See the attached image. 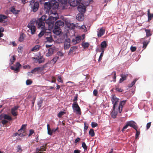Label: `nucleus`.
<instances>
[{
  "mask_svg": "<svg viewBox=\"0 0 153 153\" xmlns=\"http://www.w3.org/2000/svg\"><path fill=\"white\" fill-rule=\"evenodd\" d=\"M45 29H43V30H42L41 32L39 33L38 34V36L39 37H42L43 35H45Z\"/></svg>",
  "mask_w": 153,
  "mask_h": 153,
  "instance_id": "nucleus-43",
  "label": "nucleus"
},
{
  "mask_svg": "<svg viewBox=\"0 0 153 153\" xmlns=\"http://www.w3.org/2000/svg\"><path fill=\"white\" fill-rule=\"evenodd\" d=\"M120 76L121 77V78L119 80V82L120 83H122L124 80L126 79L127 77L128 76V75L122 74L120 75Z\"/></svg>",
  "mask_w": 153,
  "mask_h": 153,
  "instance_id": "nucleus-24",
  "label": "nucleus"
},
{
  "mask_svg": "<svg viewBox=\"0 0 153 153\" xmlns=\"http://www.w3.org/2000/svg\"><path fill=\"white\" fill-rule=\"evenodd\" d=\"M82 46L84 48H88L89 46V44L88 42L83 43L82 44Z\"/></svg>",
  "mask_w": 153,
  "mask_h": 153,
  "instance_id": "nucleus-46",
  "label": "nucleus"
},
{
  "mask_svg": "<svg viewBox=\"0 0 153 153\" xmlns=\"http://www.w3.org/2000/svg\"><path fill=\"white\" fill-rule=\"evenodd\" d=\"M32 83V81L30 79H27L26 81V84L27 85H30Z\"/></svg>",
  "mask_w": 153,
  "mask_h": 153,
  "instance_id": "nucleus-51",
  "label": "nucleus"
},
{
  "mask_svg": "<svg viewBox=\"0 0 153 153\" xmlns=\"http://www.w3.org/2000/svg\"><path fill=\"white\" fill-rule=\"evenodd\" d=\"M46 146H43L40 147L36 148V151L43 152L46 150Z\"/></svg>",
  "mask_w": 153,
  "mask_h": 153,
  "instance_id": "nucleus-30",
  "label": "nucleus"
},
{
  "mask_svg": "<svg viewBox=\"0 0 153 153\" xmlns=\"http://www.w3.org/2000/svg\"><path fill=\"white\" fill-rule=\"evenodd\" d=\"M58 129V128H53L51 130V129L50 131V133L51 134H48L50 135H52V134L53 132H55Z\"/></svg>",
  "mask_w": 153,
  "mask_h": 153,
  "instance_id": "nucleus-47",
  "label": "nucleus"
},
{
  "mask_svg": "<svg viewBox=\"0 0 153 153\" xmlns=\"http://www.w3.org/2000/svg\"><path fill=\"white\" fill-rule=\"evenodd\" d=\"M84 19V16L83 13H79L76 16V19L79 21L82 20Z\"/></svg>",
  "mask_w": 153,
  "mask_h": 153,
  "instance_id": "nucleus-22",
  "label": "nucleus"
},
{
  "mask_svg": "<svg viewBox=\"0 0 153 153\" xmlns=\"http://www.w3.org/2000/svg\"><path fill=\"white\" fill-rule=\"evenodd\" d=\"M119 99L115 95H112L111 96V100L113 104V108L114 109L116 106L117 105Z\"/></svg>",
  "mask_w": 153,
  "mask_h": 153,
  "instance_id": "nucleus-9",
  "label": "nucleus"
},
{
  "mask_svg": "<svg viewBox=\"0 0 153 153\" xmlns=\"http://www.w3.org/2000/svg\"><path fill=\"white\" fill-rule=\"evenodd\" d=\"M98 126V124L97 123L92 122L91 123V126L93 128H94Z\"/></svg>",
  "mask_w": 153,
  "mask_h": 153,
  "instance_id": "nucleus-53",
  "label": "nucleus"
},
{
  "mask_svg": "<svg viewBox=\"0 0 153 153\" xmlns=\"http://www.w3.org/2000/svg\"><path fill=\"white\" fill-rule=\"evenodd\" d=\"M64 24L63 22L61 20L58 21L55 24V27L59 28L64 26Z\"/></svg>",
  "mask_w": 153,
  "mask_h": 153,
  "instance_id": "nucleus-16",
  "label": "nucleus"
},
{
  "mask_svg": "<svg viewBox=\"0 0 153 153\" xmlns=\"http://www.w3.org/2000/svg\"><path fill=\"white\" fill-rule=\"evenodd\" d=\"M51 9H56L58 8V3L54 1L53 2H51Z\"/></svg>",
  "mask_w": 153,
  "mask_h": 153,
  "instance_id": "nucleus-21",
  "label": "nucleus"
},
{
  "mask_svg": "<svg viewBox=\"0 0 153 153\" xmlns=\"http://www.w3.org/2000/svg\"><path fill=\"white\" fill-rule=\"evenodd\" d=\"M46 38L47 39V42H51L53 41V39L51 36L49 37H46Z\"/></svg>",
  "mask_w": 153,
  "mask_h": 153,
  "instance_id": "nucleus-41",
  "label": "nucleus"
},
{
  "mask_svg": "<svg viewBox=\"0 0 153 153\" xmlns=\"http://www.w3.org/2000/svg\"><path fill=\"white\" fill-rule=\"evenodd\" d=\"M35 0H31L30 2V5L33 11L36 12L39 8V3L37 1L35 2Z\"/></svg>",
  "mask_w": 153,
  "mask_h": 153,
  "instance_id": "nucleus-4",
  "label": "nucleus"
},
{
  "mask_svg": "<svg viewBox=\"0 0 153 153\" xmlns=\"http://www.w3.org/2000/svg\"><path fill=\"white\" fill-rule=\"evenodd\" d=\"M93 94L95 96H97L98 93V91L96 89H94L93 91Z\"/></svg>",
  "mask_w": 153,
  "mask_h": 153,
  "instance_id": "nucleus-60",
  "label": "nucleus"
},
{
  "mask_svg": "<svg viewBox=\"0 0 153 153\" xmlns=\"http://www.w3.org/2000/svg\"><path fill=\"white\" fill-rule=\"evenodd\" d=\"M12 117L7 114H2L0 115V120L3 125H5L8 122V121L12 120Z\"/></svg>",
  "mask_w": 153,
  "mask_h": 153,
  "instance_id": "nucleus-3",
  "label": "nucleus"
},
{
  "mask_svg": "<svg viewBox=\"0 0 153 153\" xmlns=\"http://www.w3.org/2000/svg\"><path fill=\"white\" fill-rule=\"evenodd\" d=\"M44 8L46 13L49 15H57L56 12H53L51 10V2H47L45 4Z\"/></svg>",
  "mask_w": 153,
  "mask_h": 153,
  "instance_id": "nucleus-2",
  "label": "nucleus"
},
{
  "mask_svg": "<svg viewBox=\"0 0 153 153\" xmlns=\"http://www.w3.org/2000/svg\"><path fill=\"white\" fill-rule=\"evenodd\" d=\"M4 31V29L3 27H0V38L2 37L3 36V34L2 33Z\"/></svg>",
  "mask_w": 153,
  "mask_h": 153,
  "instance_id": "nucleus-50",
  "label": "nucleus"
},
{
  "mask_svg": "<svg viewBox=\"0 0 153 153\" xmlns=\"http://www.w3.org/2000/svg\"><path fill=\"white\" fill-rule=\"evenodd\" d=\"M15 67L13 66L11 67V69L13 70H14L17 72L19 71V69L21 66V65L19 62H17L15 65Z\"/></svg>",
  "mask_w": 153,
  "mask_h": 153,
  "instance_id": "nucleus-13",
  "label": "nucleus"
},
{
  "mask_svg": "<svg viewBox=\"0 0 153 153\" xmlns=\"http://www.w3.org/2000/svg\"><path fill=\"white\" fill-rule=\"evenodd\" d=\"M47 63L45 64L41 67L35 68L32 70L30 72H28V73H32L35 74L36 72H38L40 71H42L44 68L47 67Z\"/></svg>",
  "mask_w": 153,
  "mask_h": 153,
  "instance_id": "nucleus-8",
  "label": "nucleus"
},
{
  "mask_svg": "<svg viewBox=\"0 0 153 153\" xmlns=\"http://www.w3.org/2000/svg\"><path fill=\"white\" fill-rule=\"evenodd\" d=\"M107 45L106 42L105 41H103L101 42L100 46L101 50H104L105 48H106Z\"/></svg>",
  "mask_w": 153,
  "mask_h": 153,
  "instance_id": "nucleus-28",
  "label": "nucleus"
},
{
  "mask_svg": "<svg viewBox=\"0 0 153 153\" xmlns=\"http://www.w3.org/2000/svg\"><path fill=\"white\" fill-rule=\"evenodd\" d=\"M52 80L51 81V82L52 83H55L56 82V80L54 76H52Z\"/></svg>",
  "mask_w": 153,
  "mask_h": 153,
  "instance_id": "nucleus-64",
  "label": "nucleus"
},
{
  "mask_svg": "<svg viewBox=\"0 0 153 153\" xmlns=\"http://www.w3.org/2000/svg\"><path fill=\"white\" fill-rule=\"evenodd\" d=\"M145 30L146 33V36L147 37H149L152 35L150 30L145 29Z\"/></svg>",
  "mask_w": 153,
  "mask_h": 153,
  "instance_id": "nucleus-33",
  "label": "nucleus"
},
{
  "mask_svg": "<svg viewBox=\"0 0 153 153\" xmlns=\"http://www.w3.org/2000/svg\"><path fill=\"white\" fill-rule=\"evenodd\" d=\"M130 49L132 52H134L136 50V48L135 47L131 46L130 48Z\"/></svg>",
  "mask_w": 153,
  "mask_h": 153,
  "instance_id": "nucleus-56",
  "label": "nucleus"
},
{
  "mask_svg": "<svg viewBox=\"0 0 153 153\" xmlns=\"http://www.w3.org/2000/svg\"><path fill=\"white\" fill-rule=\"evenodd\" d=\"M17 152L19 153H21L22 151V149L21 146L20 145H19L17 147Z\"/></svg>",
  "mask_w": 153,
  "mask_h": 153,
  "instance_id": "nucleus-37",
  "label": "nucleus"
},
{
  "mask_svg": "<svg viewBox=\"0 0 153 153\" xmlns=\"http://www.w3.org/2000/svg\"><path fill=\"white\" fill-rule=\"evenodd\" d=\"M115 90L118 92H122L123 91V89L121 88H120L118 85L116 86Z\"/></svg>",
  "mask_w": 153,
  "mask_h": 153,
  "instance_id": "nucleus-36",
  "label": "nucleus"
},
{
  "mask_svg": "<svg viewBox=\"0 0 153 153\" xmlns=\"http://www.w3.org/2000/svg\"><path fill=\"white\" fill-rule=\"evenodd\" d=\"M60 29L59 28L54 27V29L53 30V33L56 35H59L61 33Z\"/></svg>",
  "mask_w": 153,
  "mask_h": 153,
  "instance_id": "nucleus-25",
  "label": "nucleus"
},
{
  "mask_svg": "<svg viewBox=\"0 0 153 153\" xmlns=\"http://www.w3.org/2000/svg\"><path fill=\"white\" fill-rule=\"evenodd\" d=\"M34 133V131L33 129H30L29 130V133L28 134V136L30 137Z\"/></svg>",
  "mask_w": 153,
  "mask_h": 153,
  "instance_id": "nucleus-55",
  "label": "nucleus"
},
{
  "mask_svg": "<svg viewBox=\"0 0 153 153\" xmlns=\"http://www.w3.org/2000/svg\"><path fill=\"white\" fill-rule=\"evenodd\" d=\"M84 131H85L88 128V124H86L85 123H84Z\"/></svg>",
  "mask_w": 153,
  "mask_h": 153,
  "instance_id": "nucleus-52",
  "label": "nucleus"
},
{
  "mask_svg": "<svg viewBox=\"0 0 153 153\" xmlns=\"http://www.w3.org/2000/svg\"><path fill=\"white\" fill-rule=\"evenodd\" d=\"M137 80V79H134L133 81L129 85H128L129 87L130 88L132 87L133 85H134L136 81Z\"/></svg>",
  "mask_w": 153,
  "mask_h": 153,
  "instance_id": "nucleus-45",
  "label": "nucleus"
},
{
  "mask_svg": "<svg viewBox=\"0 0 153 153\" xmlns=\"http://www.w3.org/2000/svg\"><path fill=\"white\" fill-rule=\"evenodd\" d=\"M80 138L79 137H77L74 141V143L76 144L78 142L80 141Z\"/></svg>",
  "mask_w": 153,
  "mask_h": 153,
  "instance_id": "nucleus-62",
  "label": "nucleus"
},
{
  "mask_svg": "<svg viewBox=\"0 0 153 153\" xmlns=\"http://www.w3.org/2000/svg\"><path fill=\"white\" fill-rule=\"evenodd\" d=\"M89 134L91 137L94 136L95 135L94 130L92 129H90L89 132Z\"/></svg>",
  "mask_w": 153,
  "mask_h": 153,
  "instance_id": "nucleus-39",
  "label": "nucleus"
},
{
  "mask_svg": "<svg viewBox=\"0 0 153 153\" xmlns=\"http://www.w3.org/2000/svg\"><path fill=\"white\" fill-rule=\"evenodd\" d=\"M47 17L46 16L43 15L41 17L36 20V24L37 25L38 28L41 29H45V22L48 25L49 28H52L54 26L55 21L57 19L58 17L51 16L46 20Z\"/></svg>",
  "mask_w": 153,
  "mask_h": 153,
  "instance_id": "nucleus-1",
  "label": "nucleus"
},
{
  "mask_svg": "<svg viewBox=\"0 0 153 153\" xmlns=\"http://www.w3.org/2000/svg\"><path fill=\"white\" fill-rule=\"evenodd\" d=\"M10 11L12 13L15 14H18L19 12L20 11L19 10H16L13 7H12L11 8Z\"/></svg>",
  "mask_w": 153,
  "mask_h": 153,
  "instance_id": "nucleus-31",
  "label": "nucleus"
},
{
  "mask_svg": "<svg viewBox=\"0 0 153 153\" xmlns=\"http://www.w3.org/2000/svg\"><path fill=\"white\" fill-rule=\"evenodd\" d=\"M78 10L81 13L83 14L86 11V7L83 4L79 5L78 7Z\"/></svg>",
  "mask_w": 153,
  "mask_h": 153,
  "instance_id": "nucleus-15",
  "label": "nucleus"
},
{
  "mask_svg": "<svg viewBox=\"0 0 153 153\" xmlns=\"http://www.w3.org/2000/svg\"><path fill=\"white\" fill-rule=\"evenodd\" d=\"M82 37L80 36H78L76 37L75 39H73L72 40V42L74 44H76L79 42L81 39Z\"/></svg>",
  "mask_w": 153,
  "mask_h": 153,
  "instance_id": "nucleus-20",
  "label": "nucleus"
},
{
  "mask_svg": "<svg viewBox=\"0 0 153 153\" xmlns=\"http://www.w3.org/2000/svg\"><path fill=\"white\" fill-rule=\"evenodd\" d=\"M7 16L2 14H0V22L5 23L7 22Z\"/></svg>",
  "mask_w": 153,
  "mask_h": 153,
  "instance_id": "nucleus-17",
  "label": "nucleus"
},
{
  "mask_svg": "<svg viewBox=\"0 0 153 153\" xmlns=\"http://www.w3.org/2000/svg\"><path fill=\"white\" fill-rule=\"evenodd\" d=\"M72 108L74 110L76 111L77 114L80 115L81 114V109L78 105L77 102L73 103L72 104Z\"/></svg>",
  "mask_w": 153,
  "mask_h": 153,
  "instance_id": "nucleus-10",
  "label": "nucleus"
},
{
  "mask_svg": "<svg viewBox=\"0 0 153 153\" xmlns=\"http://www.w3.org/2000/svg\"><path fill=\"white\" fill-rule=\"evenodd\" d=\"M105 29L102 28H101L99 30L97 36L99 37H101L105 33Z\"/></svg>",
  "mask_w": 153,
  "mask_h": 153,
  "instance_id": "nucleus-26",
  "label": "nucleus"
},
{
  "mask_svg": "<svg viewBox=\"0 0 153 153\" xmlns=\"http://www.w3.org/2000/svg\"><path fill=\"white\" fill-rule=\"evenodd\" d=\"M78 28L79 29H82L85 32L87 31V28L85 25H83L81 26H78Z\"/></svg>",
  "mask_w": 153,
  "mask_h": 153,
  "instance_id": "nucleus-38",
  "label": "nucleus"
},
{
  "mask_svg": "<svg viewBox=\"0 0 153 153\" xmlns=\"http://www.w3.org/2000/svg\"><path fill=\"white\" fill-rule=\"evenodd\" d=\"M127 101L126 100L121 101L120 102L118 110L119 113H121L122 110L123 108Z\"/></svg>",
  "mask_w": 153,
  "mask_h": 153,
  "instance_id": "nucleus-14",
  "label": "nucleus"
},
{
  "mask_svg": "<svg viewBox=\"0 0 153 153\" xmlns=\"http://www.w3.org/2000/svg\"><path fill=\"white\" fill-rule=\"evenodd\" d=\"M45 35V36L49 35V36H51V31L50 29H44Z\"/></svg>",
  "mask_w": 153,
  "mask_h": 153,
  "instance_id": "nucleus-34",
  "label": "nucleus"
},
{
  "mask_svg": "<svg viewBox=\"0 0 153 153\" xmlns=\"http://www.w3.org/2000/svg\"><path fill=\"white\" fill-rule=\"evenodd\" d=\"M57 54L58 56H63V53L61 52L60 51H58L57 52Z\"/></svg>",
  "mask_w": 153,
  "mask_h": 153,
  "instance_id": "nucleus-63",
  "label": "nucleus"
},
{
  "mask_svg": "<svg viewBox=\"0 0 153 153\" xmlns=\"http://www.w3.org/2000/svg\"><path fill=\"white\" fill-rule=\"evenodd\" d=\"M149 42V41H145L143 42V47L144 48V49L146 48Z\"/></svg>",
  "mask_w": 153,
  "mask_h": 153,
  "instance_id": "nucleus-44",
  "label": "nucleus"
},
{
  "mask_svg": "<svg viewBox=\"0 0 153 153\" xmlns=\"http://www.w3.org/2000/svg\"><path fill=\"white\" fill-rule=\"evenodd\" d=\"M32 59L33 60H34L33 61L36 63L38 62L39 64L43 63L45 62V59L43 58V56H39L36 57H32Z\"/></svg>",
  "mask_w": 153,
  "mask_h": 153,
  "instance_id": "nucleus-11",
  "label": "nucleus"
},
{
  "mask_svg": "<svg viewBox=\"0 0 153 153\" xmlns=\"http://www.w3.org/2000/svg\"><path fill=\"white\" fill-rule=\"evenodd\" d=\"M113 74H114V76L113 77V79H114V82L116 81V73L115 71H114L112 73Z\"/></svg>",
  "mask_w": 153,
  "mask_h": 153,
  "instance_id": "nucleus-59",
  "label": "nucleus"
},
{
  "mask_svg": "<svg viewBox=\"0 0 153 153\" xmlns=\"http://www.w3.org/2000/svg\"><path fill=\"white\" fill-rule=\"evenodd\" d=\"M41 46L39 45H36L32 48L31 51L32 52H36L39 50Z\"/></svg>",
  "mask_w": 153,
  "mask_h": 153,
  "instance_id": "nucleus-27",
  "label": "nucleus"
},
{
  "mask_svg": "<svg viewBox=\"0 0 153 153\" xmlns=\"http://www.w3.org/2000/svg\"><path fill=\"white\" fill-rule=\"evenodd\" d=\"M59 58V57L58 56H55L51 61H53L54 63H55L57 60Z\"/></svg>",
  "mask_w": 153,
  "mask_h": 153,
  "instance_id": "nucleus-58",
  "label": "nucleus"
},
{
  "mask_svg": "<svg viewBox=\"0 0 153 153\" xmlns=\"http://www.w3.org/2000/svg\"><path fill=\"white\" fill-rule=\"evenodd\" d=\"M19 107L18 106H16L11 108V113L13 116H16L18 115L17 112L16 111Z\"/></svg>",
  "mask_w": 153,
  "mask_h": 153,
  "instance_id": "nucleus-12",
  "label": "nucleus"
},
{
  "mask_svg": "<svg viewBox=\"0 0 153 153\" xmlns=\"http://www.w3.org/2000/svg\"><path fill=\"white\" fill-rule=\"evenodd\" d=\"M82 146L84 149V151H87V146L85 142H83L82 143Z\"/></svg>",
  "mask_w": 153,
  "mask_h": 153,
  "instance_id": "nucleus-40",
  "label": "nucleus"
},
{
  "mask_svg": "<svg viewBox=\"0 0 153 153\" xmlns=\"http://www.w3.org/2000/svg\"><path fill=\"white\" fill-rule=\"evenodd\" d=\"M136 130V133L135 135V137L136 138H137L140 134V132L137 131V130Z\"/></svg>",
  "mask_w": 153,
  "mask_h": 153,
  "instance_id": "nucleus-61",
  "label": "nucleus"
},
{
  "mask_svg": "<svg viewBox=\"0 0 153 153\" xmlns=\"http://www.w3.org/2000/svg\"><path fill=\"white\" fill-rule=\"evenodd\" d=\"M101 51H102L101 53L100 54V56L99 58L98 59L99 62H100V61L102 59V57L103 55L104 50H101Z\"/></svg>",
  "mask_w": 153,
  "mask_h": 153,
  "instance_id": "nucleus-48",
  "label": "nucleus"
},
{
  "mask_svg": "<svg viewBox=\"0 0 153 153\" xmlns=\"http://www.w3.org/2000/svg\"><path fill=\"white\" fill-rule=\"evenodd\" d=\"M58 79H57V80L58 82H60L62 83H63V81L62 79V78L60 76H58Z\"/></svg>",
  "mask_w": 153,
  "mask_h": 153,
  "instance_id": "nucleus-54",
  "label": "nucleus"
},
{
  "mask_svg": "<svg viewBox=\"0 0 153 153\" xmlns=\"http://www.w3.org/2000/svg\"><path fill=\"white\" fill-rule=\"evenodd\" d=\"M55 51V49L54 48H50L48 51V52L46 53V56H51L53 54L54 52Z\"/></svg>",
  "mask_w": 153,
  "mask_h": 153,
  "instance_id": "nucleus-19",
  "label": "nucleus"
},
{
  "mask_svg": "<svg viewBox=\"0 0 153 153\" xmlns=\"http://www.w3.org/2000/svg\"><path fill=\"white\" fill-rule=\"evenodd\" d=\"M117 112L115 111V108L114 109L113 108V110L111 113V116L112 117L115 118L116 117L117 114Z\"/></svg>",
  "mask_w": 153,
  "mask_h": 153,
  "instance_id": "nucleus-32",
  "label": "nucleus"
},
{
  "mask_svg": "<svg viewBox=\"0 0 153 153\" xmlns=\"http://www.w3.org/2000/svg\"><path fill=\"white\" fill-rule=\"evenodd\" d=\"M24 35V34L23 33H22L20 34L19 38V41L22 42L24 40L25 38Z\"/></svg>",
  "mask_w": 153,
  "mask_h": 153,
  "instance_id": "nucleus-35",
  "label": "nucleus"
},
{
  "mask_svg": "<svg viewBox=\"0 0 153 153\" xmlns=\"http://www.w3.org/2000/svg\"><path fill=\"white\" fill-rule=\"evenodd\" d=\"M77 48V47L76 46H73L71 47L68 53V55H71V53H72L74 51H76Z\"/></svg>",
  "mask_w": 153,
  "mask_h": 153,
  "instance_id": "nucleus-29",
  "label": "nucleus"
},
{
  "mask_svg": "<svg viewBox=\"0 0 153 153\" xmlns=\"http://www.w3.org/2000/svg\"><path fill=\"white\" fill-rule=\"evenodd\" d=\"M16 60V57L15 56H12V58L10 60V64L12 65L13 64V62Z\"/></svg>",
  "mask_w": 153,
  "mask_h": 153,
  "instance_id": "nucleus-42",
  "label": "nucleus"
},
{
  "mask_svg": "<svg viewBox=\"0 0 153 153\" xmlns=\"http://www.w3.org/2000/svg\"><path fill=\"white\" fill-rule=\"evenodd\" d=\"M27 124L22 125L21 128L18 130V132L19 133V136L20 137H24L27 135L26 133V130Z\"/></svg>",
  "mask_w": 153,
  "mask_h": 153,
  "instance_id": "nucleus-7",
  "label": "nucleus"
},
{
  "mask_svg": "<svg viewBox=\"0 0 153 153\" xmlns=\"http://www.w3.org/2000/svg\"><path fill=\"white\" fill-rule=\"evenodd\" d=\"M128 126L132 127L135 130H137V126L136 123L133 121H129L126 123V125L123 127L122 131H123L124 130L126 129Z\"/></svg>",
  "mask_w": 153,
  "mask_h": 153,
  "instance_id": "nucleus-5",
  "label": "nucleus"
},
{
  "mask_svg": "<svg viewBox=\"0 0 153 153\" xmlns=\"http://www.w3.org/2000/svg\"><path fill=\"white\" fill-rule=\"evenodd\" d=\"M35 20H32L27 26V27L31 30V33L32 34H34L36 32V28L35 26Z\"/></svg>",
  "mask_w": 153,
  "mask_h": 153,
  "instance_id": "nucleus-6",
  "label": "nucleus"
},
{
  "mask_svg": "<svg viewBox=\"0 0 153 153\" xmlns=\"http://www.w3.org/2000/svg\"><path fill=\"white\" fill-rule=\"evenodd\" d=\"M65 114V112L62 111H60L59 112L58 114L57 115V116L59 118H60L64 114Z\"/></svg>",
  "mask_w": 153,
  "mask_h": 153,
  "instance_id": "nucleus-49",
  "label": "nucleus"
},
{
  "mask_svg": "<svg viewBox=\"0 0 153 153\" xmlns=\"http://www.w3.org/2000/svg\"><path fill=\"white\" fill-rule=\"evenodd\" d=\"M47 130H48V134H51L50 133V131L51 130V128H50V125L48 124L47 125Z\"/></svg>",
  "mask_w": 153,
  "mask_h": 153,
  "instance_id": "nucleus-57",
  "label": "nucleus"
},
{
  "mask_svg": "<svg viewBox=\"0 0 153 153\" xmlns=\"http://www.w3.org/2000/svg\"><path fill=\"white\" fill-rule=\"evenodd\" d=\"M69 40V42L65 41L64 43V48L65 50L68 49L70 47V39H68V40Z\"/></svg>",
  "mask_w": 153,
  "mask_h": 153,
  "instance_id": "nucleus-23",
  "label": "nucleus"
},
{
  "mask_svg": "<svg viewBox=\"0 0 153 153\" xmlns=\"http://www.w3.org/2000/svg\"><path fill=\"white\" fill-rule=\"evenodd\" d=\"M68 2L70 5L73 7L76 6L79 3L76 0H69Z\"/></svg>",
  "mask_w": 153,
  "mask_h": 153,
  "instance_id": "nucleus-18",
  "label": "nucleus"
}]
</instances>
